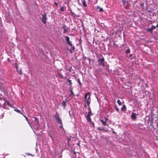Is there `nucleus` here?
<instances>
[{"label":"nucleus","mask_w":158,"mask_h":158,"mask_svg":"<svg viewBox=\"0 0 158 158\" xmlns=\"http://www.w3.org/2000/svg\"><path fill=\"white\" fill-rule=\"evenodd\" d=\"M56 114L54 115V117L56 120L57 123H58L60 124V126H59L60 128H63L62 122L59 117V114L57 113V111H56Z\"/></svg>","instance_id":"obj_1"},{"label":"nucleus","mask_w":158,"mask_h":158,"mask_svg":"<svg viewBox=\"0 0 158 158\" xmlns=\"http://www.w3.org/2000/svg\"><path fill=\"white\" fill-rule=\"evenodd\" d=\"M90 93L89 92L85 94L84 99L85 101L87 102V105L88 106H89L90 102Z\"/></svg>","instance_id":"obj_2"},{"label":"nucleus","mask_w":158,"mask_h":158,"mask_svg":"<svg viewBox=\"0 0 158 158\" xmlns=\"http://www.w3.org/2000/svg\"><path fill=\"white\" fill-rule=\"evenodd\" d=\"M98 64L101 65L103 67H105V63H106L105 61L104 58L102 56V58H99L98 60Z\"/></svg>","instance_id":"obj_3"},{"label":"nucleus","mask_w":158,"mask_h":158,"mask_svg":"<svg viewBox=\"0 0 158 158\" xmlns=\"http://www.w3.org/2000/svg\"><path fill=\"white\" fill-rule=\"evenodd\" d=\"M89 107L88 108V110H89V111L88 112V113L87 115V116H86V118L87 119V120L88 122H91V118H90V116L92 114V112L91 110V109L90 108V107L89 106H88Z\"/></svg>","instance_id":"obj_4"},{"label":"nucleus","mask_w":158,"mask_h":158,"mask_svg":"<svg viewBox=\"0 0 158 158\" xmlns=\"http://www.w3.org/2000/svg\"><path fill=\"white\" fill-rule=\"evenodd\" d=\"M68 44L69 45L70 48H68L67 49L69 50L70 53L72 54L75 49V47L72 44V42Z\"/></svg>","instance_id":"obj_5"},{"label":"nucleus","mask_w":158,"mask_h":158,"mask_svg":"<svg viewBox=\"0 0 158 158\" xmlns=\"http://www.w3.org/2000/svg\"><path fill=\"white\" fill-rule=\"evenodd\" d=\"M42 17L41 19L42 22L44 24H45L47 23V18L46 17V14L45 13L44 14H42Z\"/></svg>","instance_id":"obj_6"},{"label":"nucleus","mask_w":158,"mask_h":158,"mask_svg":"<svg viewBox=\"0 0 158 158\" xmlns=\"http://www.w3.org/2000/svg\"><path fill=\"white\" fill-rule=\"evenodd\" d=\"M5 100L3 98H2L0 99V105L1 106H3L4 108H5Z\"/></svg>","instance_id":"obj_7"},{"label":"nucleus","mask_w":158,"mask_h":158,"mask_svg":"<svg viewBox=\"0 0 158 158\" xmlns=\"http://www.w3.org/2000/svg\"><path fill=\"white\" fill-rule=\"evenodd\" d=\"M123 4L124 6H128L130 5L129 2H130L129 0H123Z\"/></svg>","instance_id":"obj_8"},{"label":"nucleus","mask_w":158,"mask_h":158,"mask_svg":"<svg viewBox=\"0 0 158 158\" xmlns=\"http://www.w3.org/2000/svg\"><path fill=\"white\" fill-rule=\"evenodd\" d=\"M136 115L135 113H132L131 116V118L133 120H135L136 118Z\"/></svg>","instance_id":"obj_9"},{"label":"nucleus","mask_w":158,"mask_h":158,"mask_svg":"<svg viewBox=\"0 0 158 158\" xmlns=\"http://www.w3.org/2000/svg\"><path fill=\"white\" fill-rule=\"evenodd\" d=\"M64 37L66 38V41L67 44H68L72 42V41L70 40V38L69 37L67 36H64Z\"/></svg>","instance_id":"obj_10"},{"label":"nucleus","mask_w":158,"mask_h":158,"mask_svg":"<svg viewBox=\"0 0 158 158\" xmlns=\"http://www.w3.org/2000/svg\"><path fill=\"white\" fill-rule=\"evenodd\" d=\"M69 91L70 92L71 94L69 95V96L70 97L71 95H73V96H74L75 95L74 94L73 91V89L72 88V87H69Z\"/></svg>","instance_id":"obj_11"},{"label":"nucleus","mask_w":158,"mask_h":158,"mask_svg":"<svg viewBox=\"0 0 158 158\" xmlns=\"http://www.w3.org/2000/svg\"><path fill=\"white\" fill-rule=\"evenodd\" d=\"M107 120V119L105 118V121L103 119H100V121L104 125H106V121Z\"/></svg>","instance_id":"obj_12"},{"label":"nucleus","mask_w":158,"mask_h":158,"mask_svg":"<svg viewBox=\"0 0 158 158\" xmlns=\"http://www.w3.org/2000/svg\"><path fill=\"white\" fill-rule=\"evenodd\" d=\"M133 54H130L129 55V57L130 58V59L131 60H132L133 59H134L135 60L136 59V57L135 56V55H134V56H133Z\"/></svg>","instance_id":"obj_13"},{"label":"nucleus","mask_w":158,"mask_h":158,"mask_svg":"<svg viewBox=\"0 0 158 158\" xmlns=\"http://www.w3.org/2000/svg\"><path fill=\"white\" fill-rule=\"evenodd\" d=\"M145 30L146 31L150 32L151 33H152L153 32V31H152L151 28H145Z\"/></svg>","instance_id":"obj_14"},{"label":"nucleus","mask_w":158,"mask_h":158,"mask_svg":"<svg viewBox=\"0 0 158 158\" xmlns=\"http://www.w3.org/2000/svg\"><path fill=\"white\" fill-rule=\"evenodd\" d=\"M66 101H63L62 102V103H61V104L62 105V106L64 107V109H65V108L66 106Z\"/></svg>","instance_id":"obj_15"},{"label":"nucleus","mask_w":158,"mask_h":158,"mask_svg":"<svg viewBox=\"0 0 158 158\" xmlns=\"http://www.w3.org/2000/svg\"><path fill=\"white\" fill-rule=\"evenodd\" d=\"M67 82L68 83H69L68 85L69 86V87H72L71 85L72 84V83L71 82V80L68 79H67Z\"/></svg>","instance_id":"obj_16"},{"label":"nucleus","mask_w":158,"mask_h":158,"mask_svg":"<svg viewBox=\"0 0 158 158\" xmlns=\"http://www.w3.org/2000/svg\"><path fill=\"white\" fill-rule=\"evenodd\" d=\"M126 107L125 105H123L122 107L121 108V110L123 111H125L126 110Z\"/></svg>","instance_id":"obj_17"},{"label":"nucleus","mask_w":158,"mask_h":158,"mask_svg":"<svg viewBox=\"0 0 158 158\" xmlns=\"http://www.w3.org/2000/svg\"><path fill=\"white\" fill-rule=\"evenodd\" d=\"M97 9L98 10V11L100 12H102L103 11V9L102 8L100 7L99 6H97Z\"/></svg>","instance_id":"obj_18"},{"label":"nucleus","mask_w":158,"mask_h":158,"mask_svg":"<svg viewBox=\"0 0 158 158\" xmlns=\"http://www.w3.org/2000/svg\"><path fill=\"white\" fill-rule=\"evenodd\" d=\"M70 13H71V15H72V16L73 17H79L78 15H76L73 12H72V11L71 10H70Z\"/></svg>","instance_id":"obj_19"},{"label":"nucleus","mask_w":158,"mask_h":158,"mask_svg":"<svg viewBox=\"0 0 158 158\" xmlns=\"http://www.w3.org/2000/svg\"><path fill=\"white\" fill-rule=\"evenodd\" d=\"M14 110L15 111L17 112H18L19 113L23 114V113H22L21 110H19L18 109H17V108H15V109H14Z\"/></svg>","instance_id":"obj_20"},{"label":"nucleus","mask_w":158,"mask_h":158,"mask_svg":"<svg viewBox=\"0 0 158 158\" xmlns=\"http://www.w3.org/2000/svg\"><path fill=\"white\" fill-rule=\"evenodd\" d=\"M34 130H35L33 131L34 132V133L35 134H36L37 135H38V136H39V135L40 134V133H38L39 129H34Z\"/></svg>","instance_id":"obj_21"},{"label":"nucleus","mask_w":158,"mask_h":158,"mask_svg":"<svg viewBox=\"0 0 158 158\" xmlns=\"http://www.w3.org/2000/svg\"><path fill=\"white\" fill-rule=\"evenodd\" d=\"M81 2L83 4V5L84 7L87 6V4L85 0H81Z\"/></svg>","instance_id":"obj_22"},{"label":"nucleus","mask_w":158,"mask_h":158,"mask_svg":"<svg viewBox=\"0 0 158 158\" xmlns=\"http://www.w3.org/2000/svg\"><path fill=\"white\" fill-rule=\"evenodd\" d=\"M35 123L36 124H39V121L38 119L36 117L34 118Z\"/></svg>","instance_id":"obj_23"},{"label":"nucleus","mask_w":158,"mask_h":158,"mask_svg":"<svg viewBox=\"0 0 158 158\" xmlns=\"http://www.w3.org/2000/svg\"><path fill=\"white\" fill-rule=\"evenodd\" d=\"M5 104L7 105L8 106H10V107H13L12 106L11 104H10V102H8L7 101H6V100H5Z\"/></svg>","instance_id":"obj_24"},{"label":"nucleus","mask_w":158,"mask_h":158,"mask_svg":"<svg viewBox=\"0 0 158 158\" xmlns=\"http://www.w3.org/2000/svg\"><path fill=\"white\" fill-rule=\"evenodd\" d=\"M77 82H78V84H79V86H80V87H81V86H82V84H81V83L79 79H77Z\"/></svg>","instance_id":"obj_25"},{"label":"nucleus","mask_w":158,"mask_h":158,"mask_svg":"<svg viewBox=\"0 0 158 158\" xmlns=\"http://www.w3.org/2000/svg\"><path fill=\"white\" fill-rule=\"evenodd\" d=\"M130 50L129 48H128L127 50H126L125 51V53L126 54H127L130 53Z\"/></svg>","instance_id":"obj_26"},{"label":"nucleus","mask_w":158,"mask_h":158,"mask_svg":"<svg viewBox=\"0 0 158 158\" xmlns=\"http://www.w3.org/2000/svg\"><path fill=\"white\" fill-rule=\"evenodd\" d=\"M69 29V28H65V29H64V31H63V33H66L67 32V31H68V30Z\"/></svg>","instance_id":"obj_27"},{"label":"nucleus","mask_w":158,"mask_h":158,"mask_svg":"<svg viewBox=\"0 0 158 158\" xmlns=\"http://www.w3.org/2000/svg\"><path fill=\"white\" fill-rule=\"evenodd\" d=\"M117 102L119 105H121L122 104V102H121L120 101L119 99L118 100Z\"/></svg>","instance_id":"obj_28"},{"label":"nucleus","mask_w":158,"mask_h":158,"mask_svg":"<svg viewBox=\"0 0 158 158\" xmlns=\"http://www.w3.org/2000/svg\"><path fill=\"white\" fill-rule=\"evenodd\" d=\"M151 29H152V31H153V30L154 29L156 28V27H155V26H154V25H152L151 26Z\"/></svg>","instance_id":"obj_29"},{"label":"nucleus","mask_w":158,"mask_h":158,"mask_svg":"<svg viewBox=\"0 0 158 158\" xmlns=\"http://www.w3.org/2000/svg\"><path fill=\"white\" fill-rule=\"evenodd\" d=\"M60 10L61 11H64V8L63 7H61L60 8Z\"/></svg>","instance_id":"obj_30"},{"label":"nucleus","mask_w":158,"mask_h":158,"mask_svg":"<svg viewBox=\"0 0 158 158\" xmlns=\"http://www.w3.org/2000/svg\"><path fill=\"white\" fill-rule=\"evenodd\" d=\"M3 85L2 83L0 82V89H1V88H2L3 87Z\"/></svg>","instance_id":"obj_31"},{"label":"nucleus","mask_w":158,"mask_h":158,"mask_svg":"<svg viewBox=\"0 0 158 158\" xmlns=\"http://www.w3.org/2000/svg\"><path fill=\"white\" fill-rule=\"evenodd\" d=\"M62 27L63 29V30H64V29H65V28H66V26L65 25H64L63 26H62Z\"/></svg>","instance_id":"obj_32"},{"label":"nucleus","mask_w":158,"mask_h":158,"mask_svg":"<svg viewBox=\"0 0 158 158\" xmlns=\"http://www.w3.org/2000/svg\"><path fill=\"white\" fill-rule=\"evenodd\" d=\"M115 109H116V110L117 111V112H118V111H119V109H118V108H117L116 107V106L115 107Z\"/></svg>","instance_id":"obj_33"},{"label":"nucleus","mask_w":158,"mask_h":158,"mask_svg":"<svg viewBox=\"0 0 158 158\" xmlns=\"http://www.w3.org/2000/svg\"><path fill=\"white\" fill-rule=\"evenodd\" d=\"M23 114V116H24L25 117V118L26 119V120H27V121H28V118H27V117L26 116H25Z\"/></svg>","instance_id":"obj_34"},{"label":"nucleus","mask_w":158,"mask_h":158,"mask_svg":"<svg viewBox=\"0 0 158 158\" xmlns=\"http://www.w3.org/2000/svg\"><path fill=\"white\" fill-rule=\"evenodd\" d=\"M18 73H19V74H21L22 73L21 72V70H20L18 72Z\"/></svg>","instance_id":"obj_35"},{"label":"nucleus","mask_w":158,"mask_h":158,"mask_svg":"<svg viewBox=\"0 0 158 158\" xmlns=\"http://www.w3.org/2000/svg\"><path fill=\"white\" fill-rule=\"evenodd\" d=\"M67 139L68 140V142H69L70 140V137H68Z\"/></svg>","instance_id":"obj_36"},{"label":"nucleus","mask_w":158,"mask_h":158,"mask_svg":"<svg viewBox=\"0 0 158 158\" xmlns=\"http://www.w3.org/2000/svg\"><path fill=\"white\" fill-rule=\"evenodd\" d=\"M98 0H94V2L95 3H96L97 2Z\"/></svg>","instance_id":"obj_37"},{"label":"nucleus","mask_w":158,"mask_h":158,"mask_svg":"<svg viewBox=\"0 0 158 158\" xmlns=\"http://www.w3.org/2000/svg\"><path fill=\"white\" fill-rule=\"evenodd\" d=\"M92 124L93 125L92 127L95 128V127H94V123H92Z\"/></svg>","instance_id":"obj_38"},{"label":"nucleus","mask_w":158,"mask_h":158,"mask_svg":"<svg viewBox=\"0 0 158 158\" xmlns=\"http://www.w3.org/2000/svg\"><path fill=\"white\" fill-rule=\"evenodd\" d=\"M15 67H16V69H17H17H18V66H17V64H16L15 65Z\"/></svg>","instance_id":"obj_39"},{"label":"nucleus","mask_w":158,"mask_h":158,"mask_svg":"<svg viewBox=\"0 0 158 158\" xmlns=\"http://www.w3.org/2000/svg\"><path fill=\"white\" fill-rule=\"evenodd\" d=\"M156 27H158V23L155 26Z\"/></svg>","instance_id":"obj_40"},{"label":"nucleus","mask_w":158,"mask_h":158,"mask_svg":"<svg viewBox=\"0 0 158 158\" xmlns=\"http://www.w3.org/2000/svg\"><path fill=\"white\" fill-rule=\"evenodd\" d=\"M81 27L84 28V25L82 23Z\"/></svg>","instance_id":"obj_41"},{"label":"nucleus","mask_w":158,"mask_h":158,"mask_svg":"<svg viewBox=\"0 0 158 158\" xmlns=\"http://www.w3.org/2000/svg\"><path fill=\"white\" fill-rule=\"evenodd\" d=\"M73 152L74 154H75L76 153V152L74 151H73Z\"/></svg>","instance_id":"obj_42"},{"label":"nucleus","mask_w":158,"mask_h":158,"mask_svg":"<svg viewBox=\"0 0 158 158\" xmlns=\"http://www.w3.org/2000/svg\"><path fill=\"white\" fill-rule=\"evenodd\" d=\"M123 39H124V40H125V37H124V33H123Z\"/></svg>","instance_id":"obj_43"},{"label":"nucleus","mask_w":158,"mask_h":158,"mask_svg":"<svg viewBox=\"0 0 158 158\" xmlns=\"http://www.w3.org/2000/svg\"><path fill=\"white\" fill-rule=\"evenodd\" d=\"M124 45H125L124 44H122V46L123 47H124Z\"/></svg>","instance_id":"obj_44"},{"label":"nucleus","mask_w":158,"mask_h":158,"mask_svg":"<svg viewBox=\"0 0 158 158\" xmlns=\"http://www.w3.org/2000/svg\"><path fill=\"white\" fill-rule=\"evenodd\" d=\"M83 59H86V57H84L83 58Z\"/></svg>","instance_id":"obj_45"},{"label":"nucleus","mask_w":158,"mask_h":158,"mask_svg":"<svg viewBox=\"0 0 158 158\" xmlns=\"http://www.w3.org/2000/svg\"><path fill=\"white\" fill-rule=\"evenodd\" d=\"M112 132L113 133H114V134H115L116 133L115 131H112Z\"/></svg>","instance_id":"obj_46"},{"label":"nucleus","mask_w":158,"mask_h":158,"mask_svg":"<svg viewBox=\"0 0 158 158\" xmlns=\"http://www.w3.org/2000/svg\"><path fill=\"white\" fill-rule=\"evenodd\" d=\"M99 130L100 129L101 131H102L103 130H104V129H98Z\"/></svg>","instance_id":"obj_47"},{"label":"nucleus","mask_w":158,"mask_h":158,"mask_svg":"<svg viewBox=\"0 0 158 158\" xmlns=\"http://www.w3.org/2000/svg\"><path fill=\"white\" fill-rule=\"evenodd\" d=\"M150 22H151V24H152L153 23V22L152 21H151Z\"/></svg>","instance_id":"obj_48"},{"label":"nucleus","mask_w":158,"mask_h":158,"mask_svg":"<svg viewBox=\"0 0 158 158\" xmlns=\"http://www.w3.org/2000/svg\"><path fill=\"white\" fill-rule=\"evenodd\" d=\"M55 5H57V3H56V2H55Z\"/></svg>","instance_id":"obj_49"},{"label":"nucleus","mask_w":158,"mask_h":158,"mask_svg":"<svg viewBox=\"0 0 158 158\" xmlns=\"http://www.w3.org/2000/svg\"><path fill=\"white\" fill-rule=\"evenodd\" d=\"M84 107L86 108V105H85Z\"/></svg>","instance_id":"obj_50"},{"label":"nucleus","mask_w":158,"mask_h":158,"mask_svg":"<svg viewBox=\"0 0 158 158\" xmlns=\"http://www.w3.org/2000/svg\"><path fill=\"white\" fill-rule=\"evenodd\" d=\"M87 59L89 60V61H90V59L89 58H87Z\"/></svg>","instance_id":"obj_51"}]
</instances>
